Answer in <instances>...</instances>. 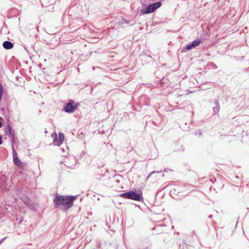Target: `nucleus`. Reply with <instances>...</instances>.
Segmentation results:
<instances>
[{"label": "nucleus", "instance_id": "obj_10", "mask_svg": "<svg viewBox=\"0 0 249 249\" xmlns=\"http://www.w3.org/2000/svg\"><path fill=\"white\" fill-rule=\"evenodd\" d=\"M5 130H6V133L8 131L10 133L11 132V127L10 126V125H8L6 128H5Z\"/></svg>", "mask_w": 249, "mask_h": 249}, {"label": "nucleus", "instance_id": "obj_2", "mask_svg": "<svg viewBox=\"0 0 249 249\" xmlns=\"http://www.w3.org/2000/svg\"><path fill=\"white\" fill-rule=\"evenodd\" d=\"M142 194H137L133 191L121 194L119 196L121 197L140 201L142 199Z\"/></svg>", "mask_w": 249, "mask_h": 249}, {"label": "nucleus", "instance_id": "obj_6", "mask_svg": "<svg viewBox=\"0 0 249 249\" xmlns=\"http://www.w3.org/2000/svg\"><path fill=\"white\" fill-rule=\"evenodd\" d=\"M73 104V102H70L67 104L64 107L65 111L68 113H71L74 112V111L76 108V107L74 106Z\"/></svg>", "mask_w": 249, "mask_h": 249}, {"label": "nucleus", "instance_id": "obj_9", "mask_svg": "<svg viewBox=\"0 0 249 249\" xmlns=\"http://www.w3.org/2000/svg\"><path fill=\"white\" fill-rule=\"evenodd\" d=\"M122 23H126V24H129L130 25H132L134 24V23L133 22V21L127 20L125 19H123V21L122 22Z\"/></svg>", "mask_w": 249, "mask_h": 249}, {"label": "nucleus", "instance_id": "obj_4", "mask_svg": "<svg viewBox=\"0 0 249 249\" xmlns=\"http://www.w3.org/2000/svg\"><path fill=\"white\" fill-rule=\"evenodd\" d=\"M13 162L15 165H16L19 169H23L26 166V164L25 163L22 162L18 158V154L16 150L13 148Z\"/></svg>", "mask_w": 249, "mask_h": 249}, {"label": "nucleus", "instance_id": "obj_8", "mask_svg": "<svg viewBox=\"0 0 249 249\" xmlns=\"http://www.w3.org/2000/svg\"><path fill=\"white\" fill-rule=\"evenodd\" d=\"M3 47L5 49H10L13 47V44L8 41H5L3 43Z\"/></svg>", "mask_w": 249, "mask_h": 249}, {"label": "nucleus", "instance_id": "obj_1", "mask_svg": "<svg viewBox=\"0 0 249 249\" xmlns=\"http://www.w3.org/2000/svg\"><path fill=\"white\" fill-rule=\"evenodd\" d=\"M76 199V196L56 195L53 200V202L56 208L62 206L66 209H70L72 206L73 201Z\"/></svg>", "mask_w": 249, "mask_h": 249}, {"label": "nucleus", "instance_id": "obj_3", "mask_svg": "<svg viewBox=\"0 0 249 249\" xmlns=\"http://www.w3.org/2000/svg\"><path fill=\"white\" fill-rule=\"evenodd\" d=\"M161 6L160 2H157L149 5L145 9L141 10V15L149 14L153 12Z\"/></svg>", "mask_w": 249, "mask_h": 249}, {"label": "nucleus", "instance_id": "obj_7", "mask_svg": "<svg viewBox=\"0 0 249 249\" xmlns=\"http://www.w3.org/2000/svg\"><path fill=\"white\" fill-rule=\"evenodd\" d=\"M200 43L201 40L200 39H197L196 40L193 41L191 43L188 44L186 46V49L188 50L192 49L193 48L198 46Z\"/></svg>", "mask_w": 249, "mask_h": 249}, {"label": "nucleus", "instance_id": "obj_5", "mask_svg": "<svg viewBox=\"0 0 249 249\" xmlns=\"http://www.w3.org/2000/svg\"><path fill=\"white\" fill-rule=\"evenodd\" d=\"M52 137L54 139L53 142L54 145H56L57 146H60L63 143L64 140V135L62 133H58V138L56 133H53L52 134Z\"/></svg>", "mask_w": 249, "mask_h": 249}]
</instances>
